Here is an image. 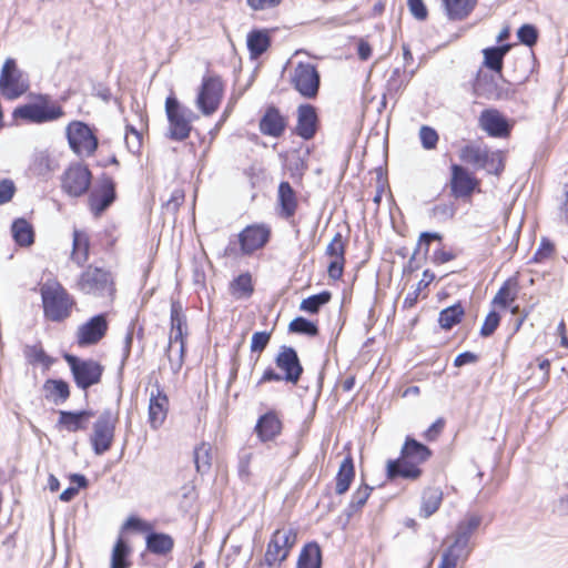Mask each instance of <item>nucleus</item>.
Listing matches in <instances>:
<instances>
[{"instance_id": "obj_8", "label": "nucleus", "mask_w": 568, "mask_h": 568, "mask_svg": "<svg viewBox=\"0 0 568 568\" xmlns=\"http://www.w3.org/2000/svg\"><path fill=\"white\" fill-rule=\"evenodd\" d=\"M292 87L305 99H315L320 91L321 75L311 62H298L290 75Z\"/></svg>"}, {"instance_id": "obj_50", "label": "nucleus", "mask_w": 568, "mask_h": 568, "mask_svg": "<svg viewBox=\"0 0 568 568\" xmlns=\"http://www.w3.org/2000/svg\"><path fill=\"white\" fill-rule=\"evenodd\" d=\"M432 241H442V235L437 232H423L420 235H419V240H418V243H417V246H416V250L413 254V256L410 257L408 264L410 267H413V261L415 260V256L417 254H423V255H426L429 251V244Z\"/></svg>"}, {"instance_id": "obj_31", "label": "nucleus", "mask_w": 568, "mask_h": 568, "mask_svg": "<svg viewBox=\"0 0 568 568\" xmlns=\"http://www.w3.org/2000/svg\"><path fill=\"white\" fill-rule=\"evenodd\" d=\"M354 477H355L354 462H353L352 456L347 455L341 463L337 475L335 477L336 494L344 495L348 490Z\"/></svg>"}, {"instance_id": "obj_30", "label": "nucleus", "mask_w": 568, "mask_h": 568, "mask_svg": "<svg viewBox=\"0 0 568 568\" xmlns=\"http://www.w3.org/2000/svg\"><path fill=\"white\" fill-rule=\"evenodd\" d=\"M278 203L281 206V215L290 219L297 209L296 194L288 182H281L278 186Z\"/></svg>"}, {"instance_id": "obj_41", "label": "nucleus", "mask_w": 568, "mask_h": 568, "mask_svg": "<svg viewBox=\"0 0 568 568\" xmlns=\"http://www.w3.org/2000/svg\"><path fill=\"white\" fill-rule=\"evenodd\" d=\"M11 232L13 240L20 246H29L33 243V229L24 219H18L12 223Z\"/></svg>"}, {"instance_id": "obj_44", "label": "nucleus", "mask_w": 568, "mask_h": 568, "mask_svg": "<svg viewBox=\"0 0 568 568\" xmlns=\"http://www.w3.org/2000/svg\"><path fill=\"white\" fill-rule=\"evenodd\" d=\"M57 169V163L45 151L37 152L33 156L31 170L34 174L44 176Z\"/></svg>"}, {"instance_id": "obj_3", "label": "nucleus", "mask_w": 568, "mask_h": 568, "mask_svg": "<svg viewBox=\"0 0 568 568\" xmlns=\"http://www.w3.org/2000/svg\"><path fill=\"white\" fill-rule=\"evenodd\" d=\"M41 296L47 318L53 322H61L70 316L74 301L60 283L43 284Z\"/></svg>"}, {"instance_id": "obj_5", "label": "nucleus", "mask_w": 568, "mask_h": 568, "mask_svg": "<svg viewBox=\"0 0 568 568\" xmlns=\"http://www.w3.org/2000/svg\"><path fill=\"white\" fill-rule=\"evenodd\" d=\"M271 230L264 224L246 226L237 239H231L224 250L226 256L250 255L262 248L270 240Z\"/></svg>"}, {"instance_id": "obj_43", "label": "nucleus", "mask_w": 568, "mask_h": 568, "mask_svg": "<svg viewBox=\"0 0 568 568\" xmlns=\"http://www.w3.org/2000/svg\"><path fill=\"white\" fill-rule=\"evenodd\" d=\"M470 550L452 544L442 555L438 568H456L459 560H466Z\"/></svg>"}, {"instance_id": "obj_63", "label": "nucleus", "mask_w": 568, "mask_h": 568, "mask_svg": "<svg viewBox=\"0 0 568 568\" xmlns=\"http://www.w3.org/2000/svg\"><path fill=\"white\" fill-rule=\"evenodd\" d=\"M122 529L123 530L134 529L138 531H148L151 529V526L146 521H144L135 516H130L126 519V521L123 524Z\"/></svg>"}, {"instance_id": "obj_14", "label": "nucleus", "mask_w": 568, "mask_h": 568, "mask_svg": "<svg viewBox=\"0 0 568 568\" xmlns=\"http://www.w3.org/2000/svg\"><path fill=\"white\" fill-rule=\"evenodd\" d=\"M77 386L88 389L100 382L103 367L93 359H80L73 355H65Z\"/></svg>"}, {"instance_id": "obj_61", "label": "nucleus", "mask_w": 568, "mask_h": 568, "mask_svg": "<svg viewBox=\"0 0 568 568\" xmlns=\"http://www.w3.org/2000/svg\"><path fill=\"white\" fill-rule=\"evenodd\" d=\"M16 191L14 183L11 180L4 179L0 181V204L9 202Z\"/></svg>"}, {"instance_id": "obj_17", "label": "nucleus", "mask_w": 568, "mask_h": 568, "mask_svg": "<svg viewBox=\"0 0 568 568\" xmlns=\"http://www.w3.org/2000/svg\"><path fill=\"white\" fill-rule=\"evenodd\" d=\"M501 74L479 72L474 83V92L486 100H501L509 95V90L500 83Z\"/></svg>"}, {"instance_id": "obj_22", "label": "nucleus", "mask_w": 568, "mask_h": 568, "mask_svg": "<svg viewBox=\"0 0 568 568\" xmlns=\"http://www.w3.org/2000/svg\"><path fill=\"white\" fill-rule=\"evenodd\" d=\"M325 254L331 258L327 266L328 276L333 280H339L345 264V243L339 232L328 243Z\"/></svg>"}, {"instance_id": "obj_57", "label": "nucleus", "mask_w": 568, "mask_h": 568, "mask_svg": "<svg viewBox=\"0 0 568 568\" xmlns=\"http://www.w3.org/2000/svg\"><path fill=\"white\" fill-rule=\"evenodd\" d=\"M253 458V453L250 449H242L239 454V464H237V471L239 476L243 480H247L251 471H250V464Z\"/></svg>"}, {"instance_id": "obj_59", "label": "nucleus", "mask_w": 568, "mask_h": 568, "mask_svg": "<svg viewBox=\"0 0 568 568\" xmlns=\"http://www.w3.org/2000/svg\"><path fill=\"white\" fill-rule=\"evenodd\" d=\"M433 216L438 221H447L454 217L456 207L453 203H440L433 207Z\"/></svg>"}, {"instance_id": "obj_60", "label": "nucleus", "mask_w": 568, "mask_h": 568, "mask_svg": "<svg viewBox=\"0 0 568 568\" xmlns=\"http://www.w3.org/2000/svg\"><path fill=\"white\" fill-rule=\"evenodd\" d=\"M271 338L267 332H255L251 339V351L261 353L265 349Z\"/></svg>"}, {"instance_id": "obj_56", "label": "nucleus", "mask_w": 568, "mask_h": 568, "mask_svg": "<svg viewBox=\"0 0 568 568\" xmlns=\"http://www.w3.org/2000/svg\"><path fill=\"white\" fill-rule=\"evenodd\" d=\"M519 41L528 47H532L538 39V31L532 24H524L517 31Z\"/></svg>"}, {"instance_id": "obj_11", "label": "nucleus", "mask_w": 568, "mask_h": 568, "mask_svg": "<svg viewBox=\"0 0 568 568\" xmlns=\"http://www.w3.org/2000/svg\"><path fill=\"white\" fill-rule=\"evenodd\" d=\"M67 138L71 150L79 156H91L98 148L97 135L81 121H73L67 126Z\"/></svg>"}, {"instance_id": "obj_27", "label": "nucleus", "mask_w": 568, "mask_h": 568, "mask_svg": "<svg viewBox=\"0 0 568 568\" xmlns=\"http://www.w3.org/2000/svg\"><path fill=\"white\" fill-rule=\"evenodd\" d=\"M282 430V422L275 412L262 415L255 426V432L262 442L272 440Z\"/></svg>"}, {"instance_id": "obj_47", "label": "nucleus", "mask_w": 568, "mask_h": 568, "mask_svg": "<svg viewBox=\"0 0 568 568\" xmlns=\"http://www.w3.org/2000/svg\"><path fill=\"white\" fill-rule=\"evenodd\" d=\"M129 552V546L122 538H119L112 550L111 568H128L130 566V562L126 560Z\"/></svg>"}, {"instance_id": "obj_19", "label": "nucleus", "mask_w": 568, "mask_h": 568, "mask_svg": "<svg viewBox=\"0 0 568 568\" xmlns=\"http://www.w3.org/2000/svg\"><path fill=\"white\" fill-rule=\"evenodd\" d=\"M108 322L104 314H99L79 326L77 342L80 346L97 344L105 335Z\"/></svg>"}, {"instance_id": "obj_51", "label": "nucleus", "mask_w": 568, "mask_h": 568, "mask_svg": "<svg viewBox=\"0 0 568 568\" xmlns=\"http://www.w3.org/2000/svg\"><path fill=\"white\" fill-rule=\"evenodd\" d=\"M290 331L297 334H304L307 336H315L318 333V328L315 323L304 318L296 317L290 323Z\"/></svg>"}, {"instance_id": "obj_62", "label": "nucleus", "mask_w": 568, "mask_h": 568, "mask_svg": "<svg viewBox=\"0 0 568 568\" xmlns=\"http://www.w3.org/2000/svg\"><path fill=\"white\" fill-rule=\"evenodd\" d=\"M407 4L414 18L420 21L427 18V9L423 0H407Z\"/></svg>"}, {"instance_id": "obj_18", "label": "nucleus", "mask_w": 568, "mask_h": 568, "mask_svg": "<svg viewBox=\"0 0 568 568\" xmlns=\"http://www.w3.org/2000/svg\"><path fill=\"white\" fill-rule=\"evenodd\" d=\"M450 173L449 186L452 195L456 199L469 197L478 185L476 178L459 164H453Z\"/></svg>"}, {"instance_id": "obj_54", "label": "nucleus", "mask_w": 568, "mask_h": 568, "mask_svg": "<svg viewBox=\"0 0 568 568\" xmlns=\"http://www.w3.org/2000/svg\"><path fill=\"white\" fill-rule=\"evenodd\" d=\"M171 329L187 332L186 317L179 302L171 304Z\"/></svg>"}, {"instance_id": "obj_38", "label": "nucleus", "mask_w": 568, "mask_h": 568, "mask_svg": "<svg viewBox=\"0 0 568 568\" xmlns=\"http://www.w3.org/2000/svg\"><path fill=\"white\" fill-rule=\"evenodd\" d=\"M322 552L316 542L306 544L297 560V568H321Z\"/></svg>"}, {"instance_id": "obj_36", "label": "nucleus", "mask_w": 568, "mask_h": 568, "mask_svg": "<svg viewBox=\"0 0 568 568\" xmlns=\"http://www.w3.org/2000/svg\"><path fill=\"white\" fill-rule=\"evenodd\" d=\"M443 501V491L439 488H426L422 496L420 516L428 518L434 515Z\"/></svg>"}, {"instance_id": "obj_64", "label": "nucleus", "mask_w": 568, "mask_h": 568, "mask_svg": "<svg viewBox=\"0 0 568 568\" xmlns=\"http://www.w3.org/2000/svg\"><path fill=\"white\" fill-rule=\"evenodd\" d=\"M558 214L560 220L568 224V183L562 186V199L558 207Z\"/></svg>"}, {"instance_id": "obj_25", "label": "nucleus", "mask_w": 568, "mask_h": 568, "mask_svg": "<svg viewBox=\"0 0 568 568\" xmlns=\"http://www.w3.org/2000/svg\"><path fill=\"white\" fill-rule=\"evenodd\" d=\"M317 124L316 110L311 104H302L297 109L296 134L304 140H310L315 135Z\"/></svg>"}, {"instance_id": "obj_12", "label": "nucleus", "mask_w": 568, "mask_h": 568, "mask_svg": "<svg viewBox=\"0 0 568 568\" xmlns=\"http://www.w3.org/2000/svg\"><path fill=\"white\" fill-rule=\"evenodd\" d=\"M223 82L220 77L204 75L195 104L204 115L213 114L220 106L223 97Z\"/></svg>"}, {"instance_id": "obj_9", "label": "nucleus", "mask_w": 568, "mask_h": 568, "mask_svg": "<svg viewBox=\"0 0 568 568\" xmlns=\"http://www.w3.org/2000/svg\"><path fill=\"white\" fill-rule=\"evenodd\" d=\"M296 540L297 534L295 529L291 527L276 529L267 544L264 562L268 567L280 565L288 557L291 549L296 544Z\"/></svg>"}, {"instance_id": "obj_48", "label": "nucleus", "mask_w": 568, "mask_h": 568, "mask_svg": "<svg viewBox=\"0 0 568 568\" xmlns=\"http://www.w3.org/2000/svg\"><path fill=\"white\" fill-rule=\"evenodd\" d=\"M23 354L32 365L41 364L49 367L52 364V359L44 353L41 345H28L24 347Z\"/></svg>"}, {"instance_id": "obj_55", "label": "nucleus", "mask_w": 568, "mask_h": 568, "mask_svg": "<svg viewBox=\"0 0 568 568\" xmlns=\"http://www.w3.org/2000/svg\"><path fill=\"white\" fill-rule=\"evenodd\" d=\"M418 135H419V140H420V143H422V146L425 150H434V149H436L438 140H439V135H438V133L436 132L435 129H433V128H430L428 125H423L419 129V134Z\"/></svg>"}, {"instance_id": "obj_37", "label": "nucleus", "mask_w": 568, "mask_h": 568, "mask_svg": "<svg viewBox=\"0 0 568 568\" xmlns=\"http://www.w3.org/2000/svg\"><path fill=\"white\" fill-rule=\"evenodd\" d=\"M509 44H503L499 47L486 48L483 50L484 64L500 75L503 70V60L506 53L509 51Z\"/></svg>"}, {"instance_id": "obj_24", "label": "nucleus", "mask_w": 568, "mask_h": 568, "mask_svg": "<svg viewBox=\"0 0 568 568\" xmlns=\"http://www.w3.org/2000/svg\"><path fill=\"white\" fill-rule=\"evenodd\" d=\"M92 416V410H59V419L57 422V427L69 433L84 430L87 429L88 423Z\"/></svg>"}, {"instance_id": "obj_52", "label": "nucleus", "mask_w": 568, "mask_h": 568, "mask_svg": "<svg viewBox=\"0 0 568 568\" xmlns=\"http://www.w3.org/2000/svg\"><path fill=\"white\" fill-rule=\"evenodd\" d=\"M166 353L171 371L173 374H178L184 363L185 347L178 346L176 344L174 346L169 345Z\"/></svg>"}, {"instance_id": "obj_15", "label": "nucleus", "mask_w": 568, "mask_h": 568, "mask_svg": "<svg viewBox=\"0 0 568 568\" xmlns=\"http://www.w3.org/2000/svg\"><path fill=\"white\" fill-rule=\"evenodd\" d=\"M0 89L2 94L13 100L28 90V83L22 79L21 72L17 69L16 61L7 59L0 74Z\"/></svg>"}, {"instance_id": "obj_34", "label": "nucleus", "mask_w": 568, "mask_h": 568, "mask_svg": "<svg viewBox=\"0 0 568 568\" xmlns=\"http://www.w3.org/2000/svg\"><path fill=\"white\" fill-rule=\"evenodd\" d=\"M89 248L90 242L88 234L83 231L74 230L71 260L78 266H83L89 260Z\"/></svg>"}, {"instance_id": "obj_58", "label": "nucleus", "mask_w": 568, "mask_h": 568, "mask_svg": "<svg viewBox=\"0 0 568 568\" xmlns=\"http://www.w3.org/2000/svg\"><path fill=\"white\" fill-rule=\"evenodd\" d=\"M500 323V316L497 312L491 311L486 316L481 328H480V336L483 337H489L494 334V332L497 329Z\"/></svg>"}, {"instance_id": "obj_39", "label": "nucleus", "mask_w": 568, "mask_h": 568, "mask_svg": "<svg viewBox=\"0 0 568 568\" xmlns=\"http://www.w3.org/2000/svg\"><path fill=\"white\" fill-rule=\"evenodd\" d=\"M518 295V283L516 280H507L493 298V304L503 308L508 307Z\"/></svg>"}, {"instance_id": "obj_23", "label": "nucleus", "mask_w": 568, "mask_h": 568, "mask_svg": "<svg viewBox=\"0 0 568 568\" xmlns=\"http://www.w3.org/2000/svg\"><path fill=\"white\" fill-rule=\"evenodd\" d=\"M115 199L113 181L104 178L99 189L93 190L89 196V205L91 212L99 216L106 207H109Z\"/></svg>"}, {"instance_id": "obj_28", "label": "nucleus", "mask_w": 568, "mask_h": 568, "mask_svg": "<svg viewBox=\"0 0 568 568\" xmlns=\"http://www.w3.org/2000/svg\"><path fill=\"white\" fill-rule=\"evenodd\" d=\"M284 129L285 120L274 108H270L260 121V130L265 135L277 138Z\"/></svg>"}, {"instance_id": "obj_40", "label": "nucleus", "mask_w": 568, "mask_h": 568, "mask_svg": "<svg viewBox=\"0 0 568 568\" xmlns=\"http://www.w3.org/2000/svg\"><path fill=\"white\" fill-rule=\"evenodd\" d=\"M477 0H444L447 14L453 20L466 18L475 8Z\"/></svg>"}, {"instance_id": "obj_45", "label": "nucleus", "mask_w": 568, "mask_h": 568, "mask_svg": "<svg viewBox=\"0 0 568 568\" xmlns=\"http://www.w3.org/2000/svg\"><path fill=\"white\" fill-rule=\"evenodd\" d=\"M332 294L323 291L318 294L304 298L300 305V310L306 313L316 314L320 308L331 301Z\"/></svg>"}, {"instance_id": "obj_26", "label": "nucleus", "mask_w": 568, "mask_h": 568, "mask_svg": "<svg viewBox=\"0 0 568 568\" xmlns=\"http://www.w3.org/2000/svg\"><path fill=\"white\" fill-rule=\"evenodd\" d=\"M481 523V516L476 514H468L460 520L456 527L454 545L465 550L469 549V539L471 535L478 529Z\"/></svg>"}, {"instance_id": "obj_7", "label": "nucleus", "mask_w": 568, "mask_h": 568, "mask_svg": "<svg viewBox=\"0 0 568 568\" xmlns=\"http://www.w3.org/2000/svg\"><path fill=\"white\" fill-rule=\"evenodd\" d=\"M77 287L84 294L99 297H111L114 294V281L112 274L101 267L89 266L80 275Z\"/></svg>"}, {"instance_id": "obj_33", "label": "nucleus", "mask_w": 568, "mask_h": 568, "mask_svg": "<svg viewBox=\"0 0 568 568\" xmlns=\"http://www.w3.org/2000/svg\"><path fill=\"white\" fill-rule=\"evenodd\" d=\"M43 390L45 398L55 405L63 404L70 396L69 385L62 379H47Z\"/></svg>"}, {"instance_id": "obj_20", "label": "nucleus", "mask_w": 568, "mask_h": 568, "mask_svg": "<svg viewBox=\"0 0 568 568\" xmlns=\"http://www.w3.org/2000/svg\"><path fill=\"white\" fill-rule=\"evenodd\" d=\"M478 125L493 138L507 136L510 131L507 119L496 109L484 110L479 115Z\"/></svg>"}, {"instance_id": "obj_2", "label": "nucleus", "mask_w": 568, "mask_h": 568, "mask_svg": "<svg viewBox=\"0 0 568 568\" xmlns=\"http://www.w3.org/2000/svg\"><path fill=\"white\" fill-rule=\"evenodd\" d=\"M275 364L282 373L275 372L272 367L266 368L257 382V386L268 382L282 381L293 385L297 384L303 374V366L293 347L286 345L281 346L275 357Z\"/></svg>"}, {"instance_id": "obj_32", "label": "nucleus", "mask_w": 568, "mask_h": 568, "mask_svg": "<svg viewBox=\"0 0 568 568\" xmlns=\"http://www.w3.org/2000/svg\"><path fill=\"white\" fill-rule=\"evenodd\" d=\"M145 541L146 549L158 556L170 554L174 547L173 538L164 532H150Z\"/></svg>"}, {"instance_id": "obj_1", "label": "nucleus", "mask_w": 568, "mask_h": 568, "mask_svg": "<svg viewBox=\"0 0 568 568\" xmlns=\"http://www.w3.org/2000/svg\"><path fill=\"white\" fill-rule=\"evenodd\" d=\"M432 455L430 449L416 439L407 436L402 447L400 456L387 463V477L417 479L422 475L420 465Z\"/></svg>"}, {"instance_id": "obj_16", "label": "nucleus", "mask_w": 568, "mask_h": 568, "mask_svg": "<svg viewBox=\"0 0 568 568\" xmlns=\"http://www.w3.org/2000/svg\"><path fill=\"white\" fill-rule=\"evenodd\" d=\"M63 111L58 105L30 103L17 108L13 111L16 119H23L31 123H44L59 119Z\"/></svg>"}, {"instance_id": "obj_42", "label": "nucleus", "mask_w": 568, "mask_h": 568, "mask_svg": "<svg viewBox=\"0 0 568 568\" xmlns=\"http://www.w3.org/2000/svg\"><path fill=\"white\" fill-rule=\"evenodd\" d=\"M465 314L464 307L460 303H456L449 307L444 308L439 313L438 323L442 328L450 329L458 324Z\"/></svg>"}, {"instance_id": "obj_53", "label": "nucleus", "mask_w": 568, "mask_h": 568, "mask_svg": "<svg viewBox=\"0 0 568 568\" xmlns=\"http://www.w3.org/2000/svg\"><path fill=\"white\" fill-rule=\"evenodd\" d=\"M124 142L128 150L136 154L140 152L142 146V133L138 131L133 125L128 124L125 126Z\"/></svg>"}, {"instance_id": "obj_29", "label": "nucleus", "mask_w": 568, "mask_h": 568, "mask_svg": "<svg viewBox=\"0 0 568 568\" xmlns=\"http://www.w3.org/2000/svg\"><path fill=\"white\" fill-rule=\"evenodd\" d=\"M247 49L251 58L256 59L262 55L271 45V37L267 30L255 29L248 32L246 38Z\"/></svg>"}, {"instance_id": "obj_46", "label": "nucleus", "mask_w": 568, "mask_h": 568, "mask_svg": "<svg viewBox=\"0 0 568 568\" xmlns=\"http://www.w3.org/2000/svg\"><path fill=\"white\" fill-rule=\"evenodd\" d=\"M212 448L207 443H201L194 449V463L196 470L200 473H207L211 468Z\"/></svg>"}, {"instance_id": "obj_10", "label": "nucleus", "mask_w": 568, "mask_h": 568, "mask_svg": "<svg viewBox=\"0 0 568 568\" xmlns=\"http://www.w3.org/2000/svg\"><path fill=\"white\" fill-rule=\"evenodd\" d=\"M118 423V414L111 409L103 410L93 424V433L90 442L95 455L106 453L114 440V432Z\"/></svg>"}, {"instance_id": "obj_49", "label": "nucleus", "mask_w": 568, "mask_h": 568, "mask_svg": "<svg viewBox=\"0 0 568 568\" xmlns=\"http://www.w3.org/2000/svg\"><path fill=\"white\" fill-rule=\"evenodd\" d=\"M372 489L373 488L369 487L368 485H363L354 491L352 499L348 504V516H352L354 513L358 511L366 504Z\"/></svg>"}, {"instance_id": "obj_13", "label": "nucleus", "mask_w": 568, "mask_h": 568, "mask_svg": "<svg viewBox=\"0 0 568 568\" xmlns=\"http://www.w3.org/2000/svg\"><path fill=\"white\" fill-rule=\"evenodd\" d=\"M92 174L82 163H72L61 176L62 191L72 197L84 195L91 185Z\"/></svg>"}, {"instance_id": "obj_21", "label": "nucleus", "mask_w": 568, "mask_h": 568, "mask_svg": "<svg viewBox=\"0 0 568 568\" xmlns=\"http://www.w3.org/2000/svg\"><path fill=\"white\" fill-rule=\"evenodd\" d=\"M169 398L159 384L151 390L149 399V424L151 428H160L168 415Z\"/></svg>"}, {"instance_id": "obj_4", "label": "nucleus", "mask_w": 568, "mask_h": 568, "mask_svg": "<svg viewBox=\"0 0 568 568\" xmlns=\"http://www.w3.org/2000/svg\"><path fill=\"white\" fill-rule=\"evenodd\" d=\"M165 113L169 122L166 136L173 141L186 140L197 115L190 108L181 104L173 94L165 100Z\"/></svg>"}, {"instance_id": "obj_35", "label": "nucleus", "mask_w": 568, "mask_h": 568, "mask_svg": "<svg viewBox=\"0 0 568 568\" xmlns=\"http://www.w3.org/2000/svg\"><path fill=\"white\" fill-rule=\"evenodd\" d=\"M229 291L235 300L250 298L254 292L252 275L248 272L240 274L230 282Z\"/></svg>"}, {"instance_id": "obj_6", "label": "nucleus", "mask_w": 568, "mask_h": 568, "mask_svg": "<svg viewBox=\"0 0 568 568\" xmlns=\"http://www.w3.org/2000/svg\"><path fill=\"white\" fill-rule=\"evenodd\" d=\"M463 162L471 164L476 169H484L489 174L499 175L504 170L503 154L500 151H490L479 144H467L459 153Z\"/></svg>"}]
</instances>
